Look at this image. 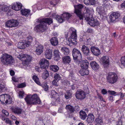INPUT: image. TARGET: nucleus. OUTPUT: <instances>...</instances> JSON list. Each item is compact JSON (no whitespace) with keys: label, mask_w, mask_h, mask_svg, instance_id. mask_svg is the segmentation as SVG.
I'll return each instance as SVG.
<instances>
[{"label":"nucleus","mask_w":125,"mask_h":125,"mask_svg":"<svg viewBox=\"0 0 125 125\" xmlns=\"http://www.w3.org/2000/svg\"><path fill=\"white\" fill-rule=\"evenodd\" d=\"M122 121L121 120H118L117 123V125H122Z\"/></svg>","instance_id":"obj_55"},{"label":"nucleus","mask_w":125,"mask_h":125,"mask_svg":"<svg viewBox=\"0 0 125 125\" xmlns=\"http://www.w3.org/2000/svg\"><path fill=\"white\" fill-rule=\"evenodd\" d=\"M108 92L109 93L111 94H114L116 93L115 92L113 91H108Z\"/></svg>","instance_id":"obj_61"},{"label":"nucleus","mask_w":125,"mask_h":125,"mask_svg":"<svg viewBox=\"0 0 125 125\" xmlns=\"http://www.w3.org/2000/svg\"><path fill=\"white\" fill-rule=\"evenodd\" d=\"M4 87V86L2 84H0V92H2V90Z\"/></svg>","instance_id":"obj_56"},{"label":"nucleus","mask_w":125,"mask_h":125,"mask_svg":"<svg viewBox=\"0 0 125 125\" xmlns=\"http://www.w3.org/2000/svg\"><path fill=\"white\" fill-rule=\"evenodd\" d=\"M91 51L93 54L95 56H98L100 54L101 52L99 49L95 46H91Z\"/></svg>","instance_id":"obj_18"},{"label":"nucleus","mask_w":125,"mask_h":125,"mask_svg":"<svg viewBox=\"0 0 125 125\" xmlns=\"http://www.w3.org/2000/svg\"><path fill=\"white\" fill-rule=\"evenodd\" d=\"M72 54L73 59L75 60H80L82 59L81 52L77 48H73L72 51Z\"/></svg>","instance_id":"obj_9"},{"label":"nucleus","mask_w":125,"mask_h":125,"mask_svg":"<svg viewBox=\"0 0 125 125\" xmlns=\"http://www.w3.org/2000/svg\"><path fill=\"white\" fill-rule=\"evenodd\" d=\"M12 80L15 82H17L18 81V79L14 77H12Z\"/></svg>","instance_id":"obj_60"},{"label":"nucleus","mask_w":125,"mask_h":125,"mask_svg":"<svg viewBox=\"0 0 125 125\" xmlns=\"http://www.w3.org/2000/svg\"><path fill=\"white\" fill-rule=\"evenodd\" d=\"M89 24L91 26H96V25H99V23L96 19H94L93 17L91 18L90 21L89 22Z\"/></svg>","instance_id":"obj_24"},{"label":"nucleus","mask_w":125,"mask_h":125,"mask_svg":"<svg viewBox=\"0 0 125 125\" xmlns=\"http://www.w3.org/2000/svg\"><path fill=\"white\" fill-rule=\"evenodd\" d=\"M39 65L41 68L46 69L48 67L49 62L45 58L42 59L41 60Z\"/></svg>","instance_id":"obj_13"},{"label":"nucleus","mask_w":125,"mask_h":125,"mask_svg":"<svg viewBox=\"0 0 125 125\" xmlns=\"http://www.w3.org/2000/svg\"><path fill=\"white\" fill-rule=\"evenodd\" d=\"M0 101L1 102L5 101V94H3L0 95Z\"/></svg>","instance_id":"obj_48"},{"label":"nucleus","mask_w":125,"mask_h":125,"mask_svg":"<svg viewBox=\"0 0 125 125\" xmlns=\"http://www.w3.org/2000/svg\"><path fill=\"white\" fill-rule=\"evenodd\" d=\"M69 30L71 33V35L69 38L68 40H67V39H66V40L67 42L64 43L66 44H68L69 46L76 45L77 43L76 41L77 38L76 30L73 28H70Z\"/></svg>","instance_id":"obj_2"},{"label":"nucleus","mask_w":125,"mask_h":125,"mask_svg":"<svg viewBox=\"0 0 125 125\" xmlns=\"http://www.w3.org/2000/svg\"><path fill=\"white\" fill-rule=\"evenodd\" d=\"M89 64V63L87 60H83L82 61L81 66L82 69H87L88 68Z\"/></svg>","instance_id":"obj_25"},{"label":"nucleus","mask_w":125,"mask_h":125,"mask_svg":"<svg viewBox=\"0 0 125 125\" xmlns=\"http://www.w3.org/2000/svg\"><path fill=\"white\" fill-rule=\"evenodd\" d=\"M53 56L54 59L56 61H58L60 59V53L58 50H55L53 52Z\"/></svg>","instance_id":"obj_23"},{"label":"nucleus","mask_w":125,"mask_h":125,"mask_svg":"<svg viewBox=\"0 0 125 125\" xmlns=\"http://www.w3.org/2000/svg\"><path fill=\"white\" fill-rule=\"evenodd\" d=\"M50 41L51 44L54 46H56L58 43V41L56 37L52 38L51 39Z\"/></svg>","instance_id":"obj_32"},{"label":"nucleus","mask_w":125,"mask_h":125,"mask_svg":"<svg viewBox=\"0 0 125 125\" xmlns=\"http://www.w3.org/2000/svg\"><path fill=\"white\" fill-rule=\"evenodd\" d=\"M51 97L53 99L54 101L55 102H52L53 105H56L57 104H56V103L60 102V96L55 91L52 90L51 91Z\"/></svg>","instance_id":"obj_11"},{"label":"nucleus","mask_w":125,"mask_h":125,"mask_svg":"<svg viewBox=\"0 0 125 125\" xmlns=\"http://www.w3.org/2000/svg\"><path fill=\"white\" fill-rule=\"evenodd\" d=\"M12 111L14 113L18 114H21L22 110L19 107H14L11 108Z\"/></svg>","instance_id":"obj_29"},{"label":"nucleus","mask_w":125,"mask_h":125,"mask_svg":"<svg viewBox=\"0 0 125 125\" xmlns=\"http://www.w3.org/2000/svg\"><path fill=\"white\" fill-rule=\"evenodd\" d=\"M27 41L23 40L22 42H19L18 44V47L19 49H24L26 47H29L31 43L32 42L33 38L31 36H29L27 37Z\"/></svg>","instance_id":"obj_5"},{"label":"nucleus","mask_w":125,"mask_h":125,"mask_svg":"<svg viewBox=\"0 0 125 125\" xmlns=\"http://www.w3.org/2000/svg\"><path fill=\"white\" fill-rule=\"evenodd\" d=\"M117 75L115 73L109 72L106 77L107 82L110 83H115L117 82Z\"/></svg>","instance_id":"obj_6"},{"label":"nucleus","mask_w":125,"mask_h":125,"mask_svg":"<svg viewBox=\"0 0 125 125\" xmlns=\"http://www.w3.org/2000/svg\"><path fill=\"white\" fill-rule=\"evenodd\" d=\"M44 54L46 58L50 59L52 55V51L50 49H47L45 51Z\"/></svg>","instance_id":"obj_21"},{"label":"nucleus","mask_w":125,"mask_h":125,"mask_svg":"<svg viewBox=\"0 0 125 125\" xmlns=\"http://www.w3.org/2000/svg\"><path fill=\"white\" fill-rule=\"evenodd\" d=\"M18 58L21 61L27 63L30 62L31 59V56L22 53L18 55Z\"/></svg>","instance_id":"obj_10"},{"label":"nucleus","mask_w":125,"mask_h":125,"mask_svg":"<svg viewBox=\"0 0 125 125\" xmlns=\"http://www.w3.org/2000/svg\"><path fill=\"white\" fill-rule=\"evenodd\" d=\"M32 79L38 85H40L41 83L40 82L39 79L37 76L35 75H33Z\"/></svg>","instance_id":"obj_40"},{"label":"nucleus","mask_w":125,"mask_h":125,"mask_svg":"<svg viewBox=\"0 0 125 125\" xmlns=\"http://www.w3.org/2000/svg\"><path fill=\"white\" fill-rule=\"evenodd\" d=\"M49 73L46 69H45L42 75V77L44 79H46L49 76Z\"/></svg>","instance_id":"obj_34"},{"label":"nucleus","mask_w":125,"mask_h":125,"mask_svg":"<svg viewBox=\"0 0 125 125\" xmlns=\"http://www.w3.org/2000/svg\"><path fill=\"white\" fill-rule=\"evenodd\" d=\"M43 47L42 45L40 44L36 47L35 52L37 55H40L43 51Z\"/></svg>","instance_id":"obj_22"},{"label":"nucleus","mask_w":125,"mask_h":125,"mask_svg":"<svg viewBox=\"0 0 125 125\" xmlns=\"http://www.w3.org/2000/svg\"><path fill=\"white\" fill-rule=\"evenodd\" d=\"M57 3L56 2H55V1L53 0L52 1H51L50 2V5H51L52 6H55Z\"/></svg>","instance_id":"obj_52"},{"label":"nucleus","mask_w":125,"mask_h":125,"mask_svg":"<svg viewBox=\"0 0 125 125\" xmlns=\"http://www.w3.org/2000/svg\"><path fill=\"white\" fill-rule=\"evenodd\" d=\"M5 122L7 124H10L11 122L9 118H6L5 120Z\"/></svg>","instance_id":"obj_58"},{"label":"nucleus","mask_w":125,"mask_h":125,"mask_svg":"<svg viewBox=\"0 0 125 125\" xmlns=\"http://www.w3.org/2000/svg\"><path fill=\"white\" fill-rule=\"evenodd\" d=\"M62 106H61L58 109V112L59 113H62Z\"/></svg>","instance_id":"obj_62"},{"label":"nucleus","mask_w":125,"mask_h":125,"mask_svg":"<svg viewBox=\"0 0 125 125\" xmlns=\"http://www.w3.org/2000/svg\"><path fill=\"white\" fill-rule=\"evenodd\" d=\"M10 73L11 76L15 74L14 71L12 70L10 71Z\"/></svg>","instance_id":"obj_64"},{"label":"nucleus","mask_w":125,"mask_h":125,"mask_svg":"<svg viewBox=\"0 0 125 125\" xmlns=\"http://www.w3.org/2000/svg\"><path fill=\"white\" fill-rule=\"evenodd\" d=\"M53 78L55 80L58 81L60 79L61 77L58 74L56 73L54 74Z\"/></svg>","instance_id":"obj_44"},{"label":"nucleus","mask_w":125,"mask_h":125,"mask_svg":"<svg viewBox=\"0 0 125 125\" xmlns=\"http://www.w3.org/2000/svg\"><path fill=\"white\" fill-rule=\"evenodd\" d=\"M22 6V5L21 3L16 2L13 4L11 8L14 10L18 11L21 9Z\"/></svg>","instance_id":"obj_17"},{"label":"nucleus","mask_w":125,"mask_h":125,"mask_svg":"<svg viewBox=\"0 0 125 125\" xmlns=\"http://www.w3.org/2000/svg\"><path fill=\"white\" fill-rule=\"evenodd\" d=\"M63 83L64 85H69V81H67V80H64Z\"/></svg>","instance_id":"obj_63"},{"label":"nucleus","mask_w":125,"mask_h":125,"mask_svg":"<svg viewBox=\"0 0 125 125\" xmlns=\"http://www.w3.org/2000/svg\"><path fill=\"white\" fill-rule=\"evenodd\" d=\"M97 11L100 14H102L104 11V8L103 7L98 6L96 8Z\"/></svg>","instance_id":"obj_33"},{"label":"nucleus","mask_w":125,"mask_h":125,"mask_svg":"<svg viewBox=\"0 0 125 125\" xmlns=\"http://www.w3.org/2000/svg\"><path fill=\"white\" fill-rule=\"evenodd\" d=\"M23 33H22V32L20 31H18V32L17 33V35L18 36H21L22 34H23Z\"/></svg>","instance_id":"obj_54"},{"label":"nucleus","mask_w":125,"mask_h":125,"mask_svg":"<svg viewBox=\"0 0 125 125\" xmlns=\"http://www.w3.org/2000/svg\"><path fill=\"white\" fill-rule=\"evenodd\" d=\"M19 24L18 22L14 20H10L6 23V26L7 27H12L17 26Z\"/></svg>","instance_id":"obj_12"},{"label":"nucleus","mask_w":125,"mask_h":125,"mask_svg":"<svg viewBox=\"0 0 125 125\" xmlns=\"http://www.w3.org/2000/svg\"><path fill=\"white\" fill-rule=\"evenodd\" d=\"M94 11L93 9H88L87 8L86 10V12L83 14V16L85 19L89 24V22L91 21V18L93 17Z\"/></svg>","instance_id":"obj_7"},{"label":"nucleus","mask_w":125,"mask_h":125,"mask_svg":"<svg viewBox=\"0 0 125 125\" xmlns=\"http://www.w3.org/2000/svg\"><path fill=\"white\" fill-rule=\"evenodd\" d=\"M72 15L70 14L68 12H63V21L64 20H68L70 19V17L72 16Z\"/></svg>","instance_id":"obj_27"},{"label":"nucleus","mask_w":125,"mask_h":125,"mask_svg":"<svg viewBox=\"0 0 125 125\" xmlns=\"http://www.w3.org/2000/svg\"><path fill=\"white\" fill-rule=\"evenodd\" d=\"M25 100L27 104H39L41 103L39 97L36 94L28 95L25 98Z\"/></svg>","instance_id":"obj_3"},{"label":"nucleus","mask_w":125,"mask_h":125,"mask_svg":"<svg viewBox=\"0 0 125 125\" xmlns=\"http://www.w3.org/2000/svg\"><path fill=\"white\" fill-rule=\"evenodd\" d=\"M10 96L8 94H5V101L6 103H10Z\"/></svg>","instance_id":"obj_39"},{"label":"nucleus","mask_w":125,"mask_h":125,"mask_svg":"<svg viewBox=\"0 0 125 125\" xmlns=\"http://www.w3.org/2000/svg\"><path fill=\"white\" fill-rule=\"evenodd\" d=\"M71 96V94L69 92H67L65 94V97L66 99H69Z\"/></svg>","instance_id":"obj_46"},{"label":"nucleus","mask_w":125,"mask_h":125,"mask_svg":"<svg viewBox=\"0 0 125 125\" xmlns=\"http://www.w3.org/2000/svg\"><path fill=\"white\" fill-rule=\"evenodd\" d=\"M101 61L102 62V64L104 67H107L109 64V57L107 56H103L102 57Z\"/></svg>","instance_id":"obj_15"},{"label":"nucleus","mask_w":125,"mask_h":125,"mask_svg":"<svg viewBox=\"0 0 125 125\" xmlns=\"http://www.w3.org/2000/svg\"><path fill=\"white\" fill-rule=\"evenodd\" d=\"M19 93V97L20 98H22L24 96V92L23 91H20Z\"/></svg>","instance_id":"obj_47"},{"label":"nucleus","mask_w":125,"mask_h":125,"mask_svg":"<svg viewBox=\"0 0 125 125\" xmlns=\"http://www.w3.org/2000/svg\"><path fill=\"white\" fill-rule=\"evenodd\" d=\"M71 61V59L69 56L63 57V62L64 63H69Z\"/></svg>","instance_id":"obj_31"},{"label":"nucleus","mask_w":125,"mask_h":125,"mask_svg":"<svg viewBox=\"0 0 125 125\" xmlns=\"http://www.w3.org/2000/svg\"><path fill=\"white\" fill-rule=\"evenodd\" d=\"M2 112L7 116H8L9 115V113L6 110H2Z\"/></svg>","instance_id":"obj_51"},{"label":"nucleus","mask_w":125,"mask_h":125,"mask_svg":"<svg viewBox=\"0 0 125 125\" xmlns=\"http://www.w3.org/2000/svg\"><path fill=\"white\" fill-rule=\"evenodd\" d=\"M87 32L88 33H93L94 32V31L92 28H88L87 30Z\"/></svg>","instance_id":"obj_53"},{"label":"nucleus","mask_w":125,"mask_h":125,"mask_svg":"<svg viewBox=\"0 0 125 125\" xmlns=\"http://www.w3.org/2000/svg\"><path fill=\"white\" fill-rule=\"evenodd\" d=\"M121 66L120 65L121 68H123L122 66H125V56H122L121 58Z\"/></svg>","instance_id":"obj_42"},{"label":"nucleus","mask_w":125,"mask_h":125,"mask_svg":"<svg viewBox=\"0 0 125 125\" xmlns=\"http://www.w3.org/2000/svg\"><path fill=\"white\" fill-rule=\"evenodd\" d=\"M55 19L60 23H61L62 22V17L59 16H56L55 17Z\"/></svg>","instance_id":"obj_45"},{"label":"nucleus","mask_w":125,"mask_h":125,"mask_svg":"<svg viewBox=\"0 0 125 125\" xmlns=\"http://www.w3.org/2000/svg\"><path fill=\"white\" fill-rule=\"evenodd\" d=\"M102 92L103 94H107V90H106V89H102Z\"/></svg>","instance_id":"obj_59"},{"label":"nucleus","mask_w":125,"mask_h":125,"mask_svg":"<svg viewBox=\"0 0 125 125\" xmlns=\"http://www.w3.org/2000/svg\"><path fill=\"white\" fill-rule=\"evenodd\" d=\"M75 10L74 12L76 14L77 16L80 19H83L84 16L81 12V10L83 6L82 4H79L77 5H74Z\"/></svg>","instance_id":"obj_8"},{"label":"nucleus","mask_w":125,"mask_h":125,"mask_svg":"<svg viewBox=\"0 0 125 125\" xmlns=\"http://www.w3.org/2000/svg\"><path fill=\"white\" fill-rule=\"evenodd\" d=\"M97 122L96 125H101L103 123V121L102 117L100 116H98L95 120Z\"/></svg>","instance_id":"obj_37"},{"label":"nucleus","mask_w":125,"mask_h":125,"mask_svg":"<svg viewBox=\"0 0 125 125\" xmlns=\"http://www.w3.org/2000/svg\"><path fill=\"white\" fill-rule=\"evenodd\" d=\"M26 86V85L25 83H22L18 85L19 88H22Z\"/></svg>","instance_id":"obj_50"},{"label":"nucleus","mask_w":125,"mask_h":125,"mask_svg":"<svg viewBox=\"0 0 125 125\" xmlns=\"http://www.w3.org/2000/svg\"><path fill=\"white\" fill-rule=\"evenodd\" d=\"M120 15V14L118 12H113L109 16V19L111 22H114L118 19Z\"/></svg>","instance_id":"obj_16"},{"label":"nucleus","mask_w":125,"mask_h":125,"mask_svg":"<svg viewBox=\"0 0 125 125\" xmlns=\"http://www.w3.org/2000/svg\"><path fill=\"white\" fill-rule=\"evenodd\" d=\"M80 117L82 120H85L87 115L85 112L83 111H81L79 112Z\"/></svg>","instance_id":"obj_28"},{"label":"nucleus","mask_w":125,"mask_h":125,"mask_svg":"<svg viewBox=\"0 0 125 125\" xmlns=\"http://www.w3.org/2000/svg\"><path fill=\"white\" fill-rule=\"evenodd\" d=\"M40 23L37 26L34 28V30L36 32L43 31L48 28L46 25V23L50 25L53 21L50 18H43L42 19H38L37 21Z\"/></svg>","instance_id":"obj_1"},{"label":"nucleus","mask_w":125,"mask_h":125,"mask_svg":"<svg viewBox=\"0 0 125 125\" xmlns=\"http://www.w3.org/2000/svg\"><path fill=\"white\" fill-rule=\"evenodd\" d=\"M0 60L1 63L5 65L12 64L14 61V60L11 56L5 53L2 54Z\"/></svg>","instance_id":"obj_4"},{"label":"nucleus","mask_w":125,"mask_h":125,"mask_svg":"<svg viewBox=\"0 0 125 125\" xmlns=\"http://www.w3.org/2000/svg\"><path fill=\"white\" fill-rule=\"evenodd\" d=\"M84 3L85 5H94L95 3V0H84Z\"/></svg>","instance_id":"obj_35"},{"label":"nucleus","mask_w":125,"mask_h":125,"mask_svg":"<svg viewBox=\"0 0 125 125\" xmlns=\"http://www.w3.org/2000/svg\"><path fill=\"white\" fill-rule=\"evenodd\" d=\"M42 86L45 91H47L49 87L45 82H44L42 85Z\"/></svg>","instance_id":"obj_43"},{"label":"nucleus","mask_w":125,"mask_h":125,"mask_svg":"<svg viewBox=\"0 0 125 125\" xmlns=\"http://www.w3.org/2000/svg\"><path fill=\"white\" fill-rule=\"evenodd\" d=\"M94 119V116L92 114H89L87 116V117L86 120L88 123L92 122Z\"/></svg>","instance_id":"obj_26"},{"label":"nucleus","mask_w":125,"mask_h":125,"mask_svg":"<svg viewBox=\"0 0 125 125\" xmlns=\"http://www.w3.org/2000/svg\"><path fill=\"white\" fill-rule=\"evenodd\" d=\"M86 94L83 91H77L75 94L76 98L78 100H82L86 97Z\"/></svg>","instance_id":"obj_14"},{"label":"nucleus","mask_w":125,"mask_h":125,"mask_svg":"<svg viewBox=\"0 0 125 125\" xmlns=\"http://www.w3.org/2000/svg\"><path fill=\"white\" fill-rule=\"evenodd\" d=\"M70 52V51L69 49L66 47H63V54L65 55H68Z\"/></svg>","instance_id":"obj_41"},{"label":"nucleus","mask_w":125,"mask_h":125,"mask_svg":"<svg viewBox=\"0 0 125 125\" xmlns=\"http://www.w3.org/2000/svg\"><path fill=\"white\" fill-rule=\"evenodd\" d=\"M82 50L83 53L85 55L89 56L90 53V49L87 46L83 45L82 47Z\"/></svg>","instance_id":"obj_20"},{"label":"nucleus","mask_w":125,"mask_h":125,"mask_svg":"<svg viewBox=\"0 0 125 125\" xmlns=\"http://www.w3.org/2000/svg\"><path fill=\"white\" fill-rule=\"evenodd\" d=\"M8 9L9 8L8 7L5 6L3 8L2 10L4 11H6L8 10Z\"/></svg>","instance_id":"obj_57"},{"label":"nucleus","mask_w":125,"mask_h":125,"mask_svg":"<svg viewBox=\"0 0 125 125\" xmlns=\"http://www.w3.org/2000/svg\"><path fill=\"white\" fill-rule=\"evenodd\" d=\"M58 81H57L54 79V80L52 82V83L53 85H54L56 86H58Z\"/></svg>","instance_id":"obj_49"},{"label":"nucleus","mask_w":125,"mask_h":125,"mask_svg":"<svg viewBox=\"0 0 125 125\" xmlns=\"http://www.w3.org/2000/svg\"><path fill=\"white\" fill-rule=\"evenodd\" d=\"M92 69L95 71H98L99 69V65L95 61H91L90 63Z\"/></svg>","instance_id":"obj_19"},{"label":"nucleus","mask_w":125,"mask_h":125,"mask_svg":"<svg viewBox=\"0 0 125 125\" xmlns=\"http://www.w3.org/2000/svg\"><path fill=\"white\" fill-rule=\"evenodd\" d=\"M21 14L23 15L26 16L28 15L30 13V10L26 9H22L21 10Z\"/></svg>","instance_id":"obj_30"},{"label":"nucleus","mask_w":125,"mask_h":125,"mask_svg":"<svg viewBox=\"0 0 125 125\" xmlns=\"http://www.w3.org/2000/svg\"><path fill=\"white\" fill-rule=\"evenodd\" d=\"M66 108L67 109H68L69 111L71 113L74 112L75 110V109L74 107L71 106L70 105H67L66 107Z\"/></svg>","instance_id":"obj_38"},{"label":"nucleus","mask_w":125,"mask_h":125,"mask_svg":"<svg viewBox=\"0 0 125 125\" xmlns=\"http://www.w3.org/2000/svg\"><path fill=\"white\" fill-rule=\"evenodd\" d=\"M50 70L54 72H56L59 69V67L57 65H51L50 67Z\"/></svg>","instance_id":"obj_36"}]
</instances>
